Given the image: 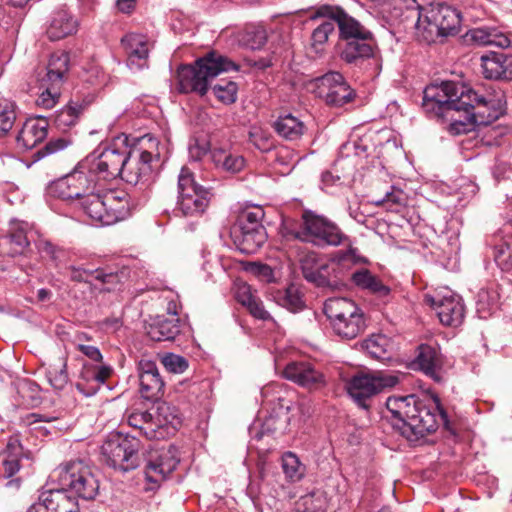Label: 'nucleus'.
<instances>
[{
  "label": "nucleus",
  "mask_w": 512,
  "mask_h": 512,
  "mask_svg": "<svg viewBox=\"0 0 512 512\" xmlns=\"http://www.w3.org/2000/svg\"><path fill=\"white\" fill-rule=\"evenodd\" d=\"M140 394L146 400L157 401L164 395L165 382L154 361L142 359L138 364Z\"/></svg>",
  "instance_id": "6ab92c4d"
},
{
  "label": "nucleus",
  "mask_w": 512,
  "mask_h": 512,
  "mask_svg": "<svg viewBox=\"0 0 512 512\" xmlns=\"http://www.w3.org/2000/svg\"><path fill=\"white\" fill-rule=\"evenodd\" d=\"M245 42L251 49H260L267 42V32L262 27L250 28L245 33Z\"/></svg>",
  "instance_id": "8fccbe9b"
},
{
  "label": "nucleus",
  "mask_w": 512,
  "mask_h": 512,
  "mask_svg": "<svg viewBox=\"0 0 512 512\" xmlns=\"http://www.w3.org/2000/svg\"><path fill=\"white\" fill-rule=\"evenodd\" d=\"M496 301V295L494 291L488 289H481L478 293V305L481 308H485V305L490 306Z\"/></svg>",
  "instance_id": "680f3d73"
},
{
  "label": "nucleus",
  "mask_w": 512,
  "mask_h": 512,
  "mask_svg": "<svg viewBox=\"0 0 512 512\" xmlns=\"http://www.w3.org/2000/svg\"><path fill=\"white\" fill-rule=\"evenodd\" d=\"M80 201L85 214L101 225H112L123 219L127 200L114 191L101 193L100 189Z\"/></svg>",
  "instance_id": "1a4fd4ad"
},
{
  "label": "nucleus",
  "mask_w": 512,
  "mask_h": 512,
  "mask_svg": "<svg viewBox=\"0 0 512 512\" xmlns=\"http://www.w3.org/2000/svg\"><path fill=\"white\" fill-rule=\"evenodd\" d=\"M425 375L436 382L441 381L439 371L442 366L441 355L436 347L428 344H421L418 347L417 356L413 362Z\"/></svg>",
  "instance_id": "bb28decb"
},
{
  "label": "nucleus",
  "mask_w": 512,
  "mask_h": 512,
  "mask_svg": "<svg viewBox=\"0 0 512 512\" xmlns=\"http://www.w3.org/2000/svg\"><path fill=\"white\" fill-rule=\"evenodd\" d=\"M83 106L74 102H70L58 115V121L65 125H72L76 122L81 114Z\"/></svg>",
  "instance_id": "603ef678"
},
{
  "label": "nucleus",
  "mask_w": 512,
  "mask_h": 512,
  "mask_svg": "<svg viewBox=\"0 0 512 512\" xmlns=\"http://www.w3.org/2000/svg\"><path fill=\"white\" fill-rule=\"evenodd\" d=\"M272 127L281 138L288 141H297L305 133V124L292 114L280 115Z\"/></svg>",
  "instance_id": "7c9ffc66"
},
{
  "label": "nucleus",
  "mask_w": 512,
  "mask_h": 512,
  "mask_svg": "<svg viewBox=\"0 0 512 512\" xmlns=\"http://www.w3.org/2000/svg\"><path fill=\"white\" fill-rule=\"evenodd\" d=\"M84 160L100 180L109 181L118 176L122 178L127 160V147L111 144L98 155L92 153Z\"/></svg>",
  "instance_id": "2eb2a0df"
},
{
  "label": "nucleus",
  "mask_w": 512,
  "mask_h": 512,
  "mask_svg": "<svg viewBox=\"0 0 512 512\" xmlns=\"http://www.w3.org/2000/svg\"><path fill=\"white\" fill-rule=\"evenodd\" d=\"M34 512H80L75 497L68 495L60 486L57 489L41 491Z\"/></svg>",
  "instance_id": "aec40b11"
},
{
  "label": "nucleus",
  "mask_w": 512,
  "mask_h": 512,
  "mask_svg": "<svg viewBox=\"0 0 512 512\" xmlns=\"http://www.w3.org/2000/svg\"><path fill=\"white\" fill-rule=\"evenodd\" d=\"M216 98L224 104H232L237 100L238 85L229 80H220L212 88Z\"/></svg>",
  "instance_id": "c03bdc74"
},
{
  "label": "nucleus",
  "mask_w": 512,
  "mask_h": 512,
  "mask_svg": "<svg viewBox=\"0 0 512 512\" xmlns=\"http://www.w3.org/2000/svg\"><path fill=\"white\" fill-rule=\"evenodd\" d=\"M22 451L21 445L15 441H10L7 445V457L2 459V468L0 472L5 478L12 477L20 469L18 454Z\"/></svg>",
  "instance_id": "4c0bfd02"
},
{
  "label": "nucleus",
  "mask_w": 512,
  "mask_h": 512,
  "mask_svg": "<svg viewBox=\"0 0 512 512\" xmlns=\"http://www.w3.org/2000/svg\"><path fill=\"white\" fill-rule=\"evenodd\" d=\"M273 65L272 57H261L254 62V66L259 69H266Z\"/></svg>",
  "instance_id": "338daca9"
},
{
  "label": "nucleus",
  "mask_w": 512,
  "mask_h": 512,
  "mask_svg": "<svg viewBox=\"0 0 512 512\" xmlns=\"http://www.w3.org/2000/svg\"><path fill=\"white\" fill-rule=\"evenodd\" d=\"M494 262L502 271L512 270V258H494Z\"/></svg>",
  "instance_id": "0e129e2a"
},
{
  "label": "nucleus",
  "mask_w": 512,
  "mask_h": 512,
  "mask_svg": "<svg viewBox=\"0 0 512 512\" xmlns=\"http://www.w3.org/2000/svg\"><path fill=\"white\" fill-rule=\"evenodd\" d=\"M231 235L238 251L242 254H255L267 239L265 229L231 231Z\"/></svg>",
  "instance_id": "c85d7f7f"
},
{
  "label": "nucleus",
  "mask_w": 512,
  "mask_h": 512,
  "mask_svg": "<svg viewBox=\"0 0 512 512\" xmlns=\"http://www.w3.org/2000/svg\"><path fill=\"white\" fill-rule=\"evenodd\" d=\"M34 120H37V124H34V147L38 143H41L47 137L48 121L47 118L34 113Z\"/></svg>",
  "instance_id": "4d7b16f0"
},
{
  "label": "nucleus",
  "mask_w": 512,
  "mask_h": 512,
  "mask_svg": "<svg viewBox=\"0 0 512 512\" xmlns=\"http://www.w3.org/2000/svg\"><path fill=\"white\" fill-rule=\"evenodd\" d=\"M502 98L485 97L466 85L445 81L425 88L422 108L429 118L449 123V132L458 135L499 119L505 111Z\"/></svg>",
  "instance_id": "f257e3e1"
},
{
  "label": "nucleus",
  "mask_w": 512,
  "mask_h": 512,
  "mask_svg": "<svg viewBox=\"0 0 512 512\" xmlns=\"http://www.w3.org/2000/svg\"><path fill=\"white\" fill-rule=\"evenodd\" d=\"M211 160L217 168L229 173H238L245 166L243 156L224 149H214L211 151Z\"/></svg>",
  "instance_id": "f704fd0d"
},
{
  "label": "nucleus",
  "mask_w": 512,
  "mask_h": 512,
  "mask_svg": "<svg viewBox=\"0 0 512 512\" xmlns=\"http://www.w3.org/2000/svg\"><path fill=\"white\" fill-rule=\"evenodd\" d=\"M78 20L66 9L54 11L45 24V34L50 41H59L78 31Z\"/></svg>",
  "instance_id": "5701e85b"
},
{
  "label": "nucleus",
  "mask_w": 512,
  "mask_h": 512,
  "mask_svg": "<svg viewBox=\"0 0 512 512\" xmlns=\"http://www.w3.org/2000/svg\"><path fill=\"white\" fill-rule=\"evenodd\" d=\"M70 272H71L70 277L74 281L86 282V281H88V277L93 276V275H94L95 279L104 281L103 274L98 269L87 270L84 268H76V267L72 266V267H70Z\"/></svg>",
  "instance_id": "5fc2aeb1"
},
{
  "label": "nucleus",
  "mask_w": 512,
  "mask_h": 512,
  "mask_svg": "<svg viewBox=\"0 0 512 512\" xmlns=\"http://www.w3.org/2000/svg\"><path fill=\"white\" fill-rule=\"evenodd\" d=\"M425 304L435 310L440 322L446 326H458L464 318L461 297L449 288H441L424 295Z\"/></svg>",
  "instance_id": "f3484780"
},
{
  "label": "nucleus",
  "mask_w": 512,
  "mask_h": 512,
  "mask_svg": "<svg viewBox=\"0 0 512 512\" xmlns=\"http://www.w3.org/2000/svg\"><path fill=\"white\" fill-rule=\"evenodd\" d=\"M386 407L392 415L393 428L410 443H416L434 432L438 427V418L446 429H450L447 412L437 397L420 398L414 394L390 396Z\"/></svg>",
  "instance_id": "7ed1b4c3"
},
{
  "label": "nucleus",
  "mask_w": 512,
  "mask_h": 512,
  "mask_svg": "<svg viewBox=\"0 0 512 512\" xmlns=\"http://www.w3.org/2000/svg\"><path fill=\"white\" fill-rule=\"evenodd\" d=\"M52 297L53 293L51 290L42 288L37 292V301L42 303L44 306L51 303Z\"/></svg>",
  "instance_id": "e2e57ef3"
},
{
  "label": "nucleus",
  "mask_w": 512,
  "mask_h": 512,
  "mask_svg": "<svg viewBox=\"0 0 512 512\" xmlns=\"http://www.w3.org/2000/svg\"><path fill=\"white\" fill-rule=\"evenodd\" d=\"M363 348L376 359H382L390 346L388 337L382 334L372 335L363 342Z\"/></svg>",
  "instance_id": "37998d69"
},
{
  "label": "nucleus",
  "mask_w": 512,
  "mask_h": 512,
  "mask_svg": "<svg viewBox=\"0 0 512 512\" xmlns=\"http://www.w3.org/2000/svg\"><path fill=\"white\" fill-rule=\"evenodd\" d=\"M406 203V194L403 190L394 186H391L390 190L386 191L382 198L375 200L377 206H385L387 209L395 212H399L401 208L406 206Z\"/></svg>",
  "instance_id": "a19ab883"
},
{
  "label": "nucleus",
  "mask_w": 512,
  "mask_h": 512,
  "mask_svg": "<svg viewBox=\"0 0 512 512\" xmlns=\"http://www.w3.org/2000/svg\"><path fill=\"white\" fill-rule=\"evenodd\" d=\"M313 86L316 96L331 107H342L356 97L355 91L339 72H328L314 79Z\"/></svg>",
  "instance_id": "dca6fc26"
},
{
  "label": "nucleus",
  "mask_w": 512,
  "mask_h": 512,
  "mask_svg": "<svg viewBox=\"0 0 512 512\" xmlns=\"http://www.w3.org/2000/svg\"><path fill=\"white\" fill-rule=\"evenodd\" d=\"M100 181L83 159L71 173L56 181L52 188L62 199L81 200L97 191Z\"/></svg>",
  "instance_id": "f8f14e48"
},
{
  "label": "nucleus",
  "mask_w": 512,
  "mask_h": 512,
  "mask_svg": "<svg viewBox=\"0 0 512 512\" xmlns=\"http://www.w3.org/2000/svg\"><path fill=\"white\" fill-rule=\"evenodd\" d=\"M112 372L113 369L109 365L95 366L83 373V378L86 380H94L98 384H104L112 375Z\"/></svg>",
  "instance_id": "3c124183"
},
{
  "label": "nucleus",
  "mask_w": 512,
  "mask_h": 512,
  "mask_svg": "<svg viewBox=\"0 0 512 512\" xmlns=\"http://www.w3.org/2000/svg\"><path fill=\"white\" fill-rule=\"evenodd\" d=\"M327 18L338 27L340 59L348 65L361 67L375 61L376 40L373 32L339 5L322 4L310 12L309 20Z\"/></svg>",
  "instance_id": "20e7f679"
},
{
  "label": "nucleus",
  "mask_w": 512,
  "mask_h": 512,
  "mask_svg": "<svg viewBox=\"0 0 512 512\" xmlns=\"http://www.w3.org/2000/svg\"><path fill=\"white\" fill-rule=\"evenodd\" d=\"M289 234L294 239L312 243L320 248L341 247L335 256H357L358 254L355 241L350 236L346 235L334 222L312 211H304L301 230Z\"/></svg>",
  "instance_id": "39448f33"
},
{
  "label": "nucleus",
  "mask_w": 512,
  "mask_h": 512,
  "mask_svg": "<svg viewBox=\"0 0 512 512\" xmlns=\"http://www.w3.org/2000/svg\"><path fill=\"white\" fill-rule=\"evenodd\" d=\"M6 240L10 245L15 246L14 254H22L24 248L29 245L27 238V224L12 222Z\"/></svg>",
  "instance_id": "58836bf2"
},
{
  "label": "nucleus",
  "mask_w": 512,
  "mask_h": 512,
  "mask_svg": "<svg viewBox=\"0 0 512 512\" xmlns=\"http://www.w3.org/2000/svg\"><path fill=\"white\" fill-rule=\"evenodd\" d=\"M77 349L92 361L100 363L103 360L100 350L95 346L78 344Z\"/></svg>",
  "instance_id": "052dcab7"
},
{
  "label": "nucleus",
  "mask_w": 512,
  "mask_h": 512,
  "mask_svg": "<svg viewBox=\"0 0 512 512\" xmlns=\"http://www.w3.org/2000/svg\"><path fill=\"white\" fill-rule=\"evenodd\" d=\"M323 312L332 330L343 339L351 340L366 329L363 310L351 299L333 297L324 302Z\"/></svg>",
  "instance_id": "0eeeda50"
},
{
  "label": "nucleus",
  "mask_w": 512,
  "mask_h": 512,
  "mask_svg": "<svg viewBox=\"0 0 512 512\" xmlns=\"http://www.w3.org/2000/svg\"><path fill=\"white\" fill-rule=\"evenodd\" d=\"M134 1L135 0H117L116 5L121 12L128 13L133 8Z\"/></svg>",
  "instance_id": "69168bd1"
},
{
  "label": "nucleus",
  "mask_w": 512,
  "mask_h": 512,
  "mask_svg": "<svg viewBox=\"0 0 512 512\" xmlns=\"http://www.w3.org/2000/svg\"><path fill=\"white\" fill-rule=\"evenodd\" d=\"M47 377L53 387L56 389H62L69 380L66 358H57L56 362L49 367Z\"/></svg>",
  "instance_id": "79ce46f5"
},
{
  "label": "nucleus",
  "mask_w": 512,
  "mask_h": 512,
  "mask_svg": "<svg viewBox=\"0 0 512 512\" xmlns=\"http://www.w3.org/2000/svg\"><path fill=\"white\" fill-rule=\"evenodd\" d=\"M34 245L36 246L37 252L40 254L45 253L47 255H55L57 253L65 252L63 248L56 246L41 235H38L37 239H34Z\"/></svg>",
  "instance_id": "6e6d98bb"
},
{
  "label": "nucleus",
  "mask_w": 512,
  "mask_h": 512,
  "mask_svg": "<svg viewBox=\"0 0 512 512\" xmlns=\"http://www.w3.org/2000/svg\"><path fill=\"white\" fill-rule=\"evenodd\" d=\"M283 305L292 310L301 309L303 301L298 289L294 285H290L285 289L282 295Z\"/></svg>",
  "instance_id": "864d4df0"
},
{
  "label": "nucleus",
  "mask_w": 512,
  "mask_h": 512,
  "mask_svg": "<svg viewBox=\"0 0 512 512\" xmlns=\"http://www.w3.org/2000/svg\"><path fill=\"white\" fill-rule=\"evenodd\" d=\"M285 379L309 391L319 390L326 385V378L321 369L308 361H293L284 370Z\"/></svg>",
  "instance_id": "a211bd4d"
},
{
  "label": "nucleus",
  "mask_w": 512,
  "mask_h": 512,
  "mask_svg": "<svg viewBox=\"0 0 512 512\" xmlns=\"http://www.w3.org/2000/svg\"><path fill=\"white\" fill-rule=\"evenodd\" d=\"M159 158V141L150 135H145L140 140L139 148L132 150L127 148V160L122 179L133 185L146 180L152 172V161Z\"/></svg>",
  "instance_id": "9d476101"
},
{
  "label": "nucleus",
  "mask_w": 512,
  "mask_h": 512,
  "mask_svg": "<svg viewBox=\"0 0 512 512\" xmlns=\"http://www.w3.org/2000/svg\"><path fill=\"white\" fill-rule=\"evenodd\" d=\"M67 145L68 142L63 138L51 139L44 145L38 143L37 146L34 147V163L64 150Z\"/></svg>",
  "instance_id": "49530a36"
},
{
  "label": "nucleus",
  "mask_w": 512,
  "mask_h": 512,
  "mask_svg": "<svg viewBox=\"0 0 512 512\" xmlns=\"http://www.w3.org/2000/svg\"><path fill=\"white\" fill-rule=\"evenodd\" d=\"M24 135H25V131L24 129L22 131H20V133L17 135V144L18 146L22 145L23 147L25 148H29L28 145H27V141L25 140L24 138Z\"/></svg>",
  "instance_id": "774afa93"
},
{
  "label": "nucleus",
  "mask_w": 512,
  "mask_h": 512,
  "mask_svg": "<svg viewBox=\"0 0 512 512\" xmlns=\"http://www.w3.org/2000/svg\"><path fill=\"white\" fill-rule=\"evenodd\" d=\"M399 383V377L392 373L376 371L373 373L358 375L349 383L348 392L355 403L368 410L370 399L387 388H392Z\"/></svg>",
  "instance_id": "ddd939ff"
},
{
  "label": "nucleus",
  "mask_w": 512,
  "mask_h": 512,
  "mask_svg": "<svg viewBox=\"0 0 512 512\" xmlns=\"http://www.w3.org/2000/svg\"><path fill=\"white\" fill-rule=\"evenodd\" d=\"M250 314L260 320H268L270 314L265 310L263 302L256 296L245 306Z\"/></svg>",
  "instance_id": "bf43d9fd"
},
{
  "label": "nucleus",
  "mask_w": 512,
  "mask_h": 512,
  "mask_svg": "<svg viewBox=\"0 0 512 512\" xmlns=\"http://www.w3.org/2000/svg\"><path fill=\"white\" fill-rule=\"evenodd\" d=\"M70 57L65 51H56L50 55L47 73L43 77L45 82L55 83L56 85H63L65 75L69 70Z\"/></svg>",
  "instance_id": "473e14b6"
},
{
  "label": "nucleus",
  "mask_w": 512,
  "mask_h": 512,
  "mask_svg": "<svg viewBox=\"0 0 512 512\" xmlns=\"http://www.w3.org/2000/svg\"><path fill=\"white\" fill-rule=\"evenodd\" d=\"M256 296L252 293L250 285L246 282H237L235 298L242 305L246 306Z\"/></svg>",
  "instance_id": "13d9d810"
},
{
  "label": "nucleus",
  "mask_w": 512,
  "mask_h": 512,
  "mask_svg": "<svg viewBox=\"0 0 512 512\" xmlns=\"http://www.w3.org/2000/svg\"><path fill=\"white\" fill-rule=\"evenodd\" d=\"M265 212L261 206L252 205L241 209L231 231H255L265 229L262 224Z\"/></svg>",
  "instance_id": "2f4dec72"
},
{
  "label": "nucleus",
  "mask_w": 512,
  "mask_h": 512,
  "mask_svg": "<svg viewBox=\"0 0 512 512\" xmlns=\"http://www.w3.org/2000/svg\"><path fill=\"white\" fill-rule=\"evenodd\" d=\"M341 258H300L303 277L318 287L337 289L341 284Z\"/></svg>",
  "instance_id": "4468645a"
},
{
  "label": "nucleus",
  "mask_w": 512,
  "mask_h": 512,
  "mask_svg": "<svg viewBox=\"0 0 512 512\" xmlns=\"http://www.w3.org/2000/svg\"><path fill=\"white\" fill-rule=\"evenodd\" d=\"M140 448L137 437L111 433L101 446V455L107 466L120 472L132 471L143 462L145 479L150 483L147 490H154L179 464L178 449L174 445L151 447L140 455Z\"/></svg>",
  "instance_id": "f03ea898"
},
{
  "label": "nucleus",
  "mask_w": 512,
  "mask_h": 512,
  "mask_svg": "<svg viewBox=\"0 0 512 512\" xmlns=\"http://www.w3.org/2000/svg\"><path fill=\"white\" fill-rule=\"evenodd\" d=\"M61 85L45 82L42 78L37 86L39 96L35 101L37 107L44 109H52L58 103L61 95Z\"/></svg>",
  "instance_id": "c9c22d12"
},
{
  "label": "nucleus",
  "mask_w": 512,
  "mask_h": 512,
  "mask_svg": "<svg viewBox=\"0 0 512 512\" xmlns=\"http://www.w3.org/2000/svg\"><path fill=\"white\" fill-rule=\"evenodd\" d=\"M351 280L356 286L368 290L381 299H386L390 296V287L383 284V282L368 269L362 268L353 272Z\"/></svg>",
  "instance_id": "c756f323"
},
{
  "label": "nucleus",
  "mask_w": 512,
  "mask_h": 512,
  "mask_svg": "<svg viewBox=\"0 0 512 512\" xmlns=\"http://www.w3.org/2000/svg\"><path fill=\"white\" fill-rule=\"evenodd\" d=\"M324 20L313 29L310 37V47L316 53H322L328 42L329 36L335 31V22L323 18Z\"/></svg>",
  "instance_id": "e433bc0d"
},
{
  "label": "nucleus",
  "mask_w": 512,
  "mask_h": 512,
  "mask_svg": "<svg viewBox=\"0 0 512 512\" xmlns=\"http://www.w3.org/2000/svg\"><path fill=\"white\" fill-rule=\"evenodd\" d=\"M51 476L66 492L71 491L84 500H93L99 493V480L92 467L82 459L61 463Z\"/></svg>",
  "instance_id": "6e6552de"
},
{
  "label": "nucleus",
  "mask_w": 512,
  "mask_h": 512,
  "mask_svg": "<svg viewBox=\"0 0 512 512\" xmlns=\"http://www.w3.org/2000/svg\"><path fill=\"white\" fill-rule=\"evenodd\" d=\"M430 18L439 24L445 37L458 32L461 23L459 12L451 6L438 4L430 7Z\"/></svg>",
  "instance_id": "cd10ccee"
},
{
  "label": "nucleus",
  "mask_w": 512,
  "mask_h": 512,
  "mask_svg": "<svg viewBox=\"0 0 512 512\" xmlns=\"http://www.w3.org/2000/svg\"><path fill=\"white\" fill-rule=\"evenodd\" d=\"M238 66L217 51H210L193 65H182L177 70L180 93L205 95L211 81L222 72L236 71Z\"/></svg>",
  "instance_id": "423d86ee"
},
{
  "label": "nucleus",
  "mask_w": 512,
  "mask_h": 512,
  "mask_svg": "<svg viewBox=\"0 0 512 512\" xmlns=\"http://www.w3.org/2000/svg\"><path fill=\"white\" fill-rule=\"evenodd\" d=\"M242 268L244 271L251 273L261 281L270 283L274 281L273 269L264 263L254 261H241Z\"/></svg>",
  "instance_id": "de8ad7c7"
},
{
  "label": "nucleus",
  "mask_w": 512,
  "mask_h": 512,
  "mask_svg": "<svg viewBox=\"0 0 512 512\" xmlns=\"http://www.w3.org/2000/svg\"><path fill=\"white\" fill-rule=\"evenodd\" d=\"M161 363L166 368L168 372L174 374H182L184 373L189 366L188 360L174 353H166L161 357Z\"/></svg>",
  "instance_id": "09e8293b"
},
{
  "label": "nucleus",
  "mask_w": 512,
  "mask_h": 512,
  "mask_svg": "<svg viewBox=\"0 0 512 512\" xmlns=\"http://www.w3.org/2000/svg\"><path fill=\"white\" fill-rule=\"evenodd\" d=\"M127 422L131 427L139 430V433L147 439L157 438L158 429L166 423L158 412L153 413L149 410H132L128 412Z\"/></svg>",
  "instance_id": "393cba45"
},
{
  "label": "nucleus",
  "mask_w": 512,
  "mask_h": 512,
  "mask_svg": "<svg viewBox=\"0 0 512 512\" xmlns=\"http://www.w3.org/2000/svg\"><path fill=\"white\" fill-rule=\"evenodd\" d=\"M467 37L479 46H496L507 48L510 46L509 38L502 32L492 28H475L467 33Z\"/></svg>",
  "instance_id": "72a5a7b5"
},
{
  "label": "nucleus",
  "mask_w": 512,
  "mask_h": 512,
  "mask_svg": "<svg viewBox=\"0 0 512 512\" xmlns=\"http://www.w3.org/2000/svg\"><path fill=\"white\" fill-rule=\"evenodd\" d=\"M282 469L286 479L292 483L300 481L305 474V467L292 452H286L282 456Z\"/></svg>",
  "instance_id": "ea45409f"
},
{
  "label": "nucleus",
  "mask_w": 512,
  "mask_h": 512,
  "mask_svg": "<svg viewBox=\"0 0 512 512\" xmlns=\"http://www.w3.org/2000/svg\"><path fill=\"white\" fill-rule=\"evenodd\" d=\"M181 332V321L177 313L158 315L147 327V335L153 341H174Z\"/></svg>",
  "instance_id": "a878e982"
},
{
  "label": "nucleus",
  "mask_w": 512,
  "mask_h": 512,
  "mask_svg": "<svg viewBox=\"0 0 512 512\" xmlns=\"http://www.w3.org/2000/svg\"><path fill=\"white\" fill-rule=\"evenodd\" d=\"M15 119L14 103L6 98H0V137L11 130Z\"/></svg>",
  "instance_id": "a18cd8bd"
},
{
  "label": "nucleus",
  "mask_w": 512,
  "mask_h": 512,
  "mask_svg": "<svg viewBox=\"0 0 512 512\" xmlns=\"http://www.w3.org/2000/svg\"><path fill=\"white\" fill-rule=\"evenodd\" d=\"M127 55V66L132 71H140L148 67V40L141 34L130 33L121 39Z\"/></svg>",
  "instance_id": "4be33fe9"
},
{
  "label": "nucleus",
  "mask_w": 512,
  "mask_h": 512,
  "mask_svg": "<svg viewBox=\"0 0 512 512\" xmlns=\"http://www.w3.org/2000/svg\"><path fill=\"white\" fill-rule=\"evenodd\" d=\"M402 1L406 4L407 8L414 9L417 14L415 34L418 41L425 44H432L445 37L442 30H440L439 24L430 18V7L424 8L417 4L416 0Z\"/></svg>",
  "instance_id": "412c9836"
},
{
  "label": "nucleus",
  "mask_w": 512,
  "mask_h": 512,
  "mask_svg": "<svg viewBox=\"0 0 512 512\" xmlns=\"http://www.w3.org/2000/svg\"><path fill=\"white\" fill-rule=\"evenodd\" d=\"M482 74L486 79L512 80V55L489 52L480 57Z\"/></svg>",
  "instance_id": "b1692460"
},
{
  "label": "nucleus",
  "mask_w": 512,
  "mask_h": 512,
  "mask_svg": "<svg viewBox=\"0 0 512 512\" xmlns=\"http://www.w3.org/2000/svg\"><path fill=\"white\" fill-rule=\"evenodd\" d=\"M211 197L210 189L198 184L191 170L183 167L178 176L177 209L184 216L201 215L207 209Z\"/></svg>",
  "instance_id": "9b49d317"
}]
</instances>
